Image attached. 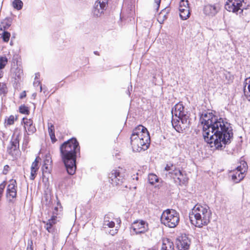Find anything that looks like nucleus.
Here are the masks:
<instances>
[{"label": "nucleus", "instance_id": "f257e3e1", "mask_svg": "<svg viewBox=\"0 0 250 250\" xmlns=\"http://www.w3.org/2000/svg\"><path fill=\"white\" fill-rule=\"evenodd\" d=\"M203 125V136L210 147L223 150L231 142L233 133L231 124L226 118L215 115L212 112H203L200 118Z\"/></svg>", "mask_w": 250, "mask_h": 250}, {"label": "nucleus", "instance_id": "f03ea898", "mask_svg": "<svg viewBox=\"0 0 250 250\" xmlns=\"http://www.w3.org/2000/svg\"><path fill=\"white\" fill-rule=\"evenodd\" d=\"M60 156L66 170L69 175H73L76 170V157L80 153V146L75 138L63 143L60 147Z\"/></svg>", "mask_w": 250, "mask_h": 250}, {"label": "nucleus", "instance_id": "7ed1b4c3", "mask_svg": "<svg viewBox=\"0 0 250 250\" xmlns=\"http://www.w3.org/2000/svg\"><path fill=\"white\" fill-rule=\"evenodd\" d=\"M208 207H203L196 205L189 213V220L191 223L196 227L201 228L207 225L210 222V213L208 211Z\"/></svg>", "mask_w": 250, "mask_h": 250}, {"label": "nucleus", "instance_id": "20e7f679", "mask_svg": "<svg viewBox=\"0 0 250 250\" xmlns=\"http://www.w3.org/2000/svg\"><path fill=\"white\" fill-rule=\"evenodd\" d=\"M179 214L174 209L165 210L161 217V223L170 228H175L179 224Z\"/></svg>", "mask_w": 250, "mask_h": 250}, {"label": "nucleus", "instance_id": "39448f33", "mask_svg": "<svg viewBox=\"0 0 250 250\" xmlns=\"http://www.w3.org/2000/svg\"><path fill=\"white\" fill-rule=\"evenodd\" d=\"M178 119H174L172 116L171 123L173 127L178 132H182L189 128L190 125V119L188 114L182 115L177 117Z\"/></svg>", "mask_w": 250, "mask_h": 250}, {"label": "nucleus", "instance_id": "423d86ee", "mask_svg": "<svg viewBox=\"0 0 250 250\" xmlns=\"http://www.w3.org/2000/svg\"><path fill=\"white\" fill-rule=\"evenodd\" d=\"M124 169L119 167L113 169L108 174L109 182L113 186H122L125 181Z\"/></svg>", "mask_w": 250, "mask_h": 250}, {"label": "nucleus", "instance_id": "0eeeda50", "mask_svg": "<svg viewBox=\"0 0 250 250\" xmlns=\"http://www.w3.org/2000/svg\"><path fill=\"white\" fill-rule=\"evenodd\" d=\"M130 229L132 235L144 233L148 229V224L143 220H137L132 223Z\"/></svg>", "mask_w": 250, "mask_h": 250}, {"label": "nucleus", "instance_id": "6e6552de", "mask_svg": "<svg viewBox=\"0 0 250 250\" xmlns=\"http://www.w3.org/2000/svg\"><path fill=\"white\" fill-rule=\"evenodd\" d=\"M138 136H135L134 134H131L130 139V144L133 151L140 152L142 150H146L149 144L146 143L145 142L140 140V139L138 138Z\"/></svg>", "mask_w": 250, "mask_h": 250}, {"label": "nucleus", "instance_id": "1a4fd4ad", "mask_svg": "<svg viewBox=\"0 0 250 250\" xmlns=\"http://www.w3.org/2000/svg\"><path fill=\"white\" fill-rule=\"evenodd\" d=\"M132 134H134L135 136H138V138L140 139V140L145 142L146 143H148L150 145V137L149 133L146 127L142 125H139L135 127L132 131Z\"/></svg>", "mask_w": 250, "mask_h": 250}, {"label": "nucleus", "instance_id": "9d476101", "mask_svg": "<svg viewBox=\"0 0 250 250\" xmlns=\"http://www.w3.org/2000/svg\"><path fill=\"white\" fill-rule=\"evenodd\" d=\"M190 244V239L186 234H181L176 239V245L179 250H188Z\"/></svg>", "mask_w": 250, "mask_h": 250}, {"label": "nucleus", "instance_id": "9b49d317", "mask_svg": "<svg viewBox=\"0 0 250 250\" xmlns=\"http://www.w3.org/2000/svg\"><path fill=\"white\" fill-rule=\"evenodd\" d=\"M169 174L173 177L175 182L179 185L181 186L188 182V178L186 174H184L179 169L175 168L173 172H169Z\"/></svg>", "mask_w": 250, "mask_h": 250}, {"label": "nucleus", "instance_id": "f8f14e48", "mask_svg": "<svg viewBox=\"0 0 250 250\" xmlns=\"http://www.w3.org/2000/svg\"><path fill=\"white\" fill-rule=\"evenodd\" d=\"M246 2H239L232 1V3L226 2L225 7V9L229 11L232 12L234 13H237L239 10H240V13H242L244 9H246Z\"/></svg>", "mask_w": 250, "mask_h": 250}, {"label": "nucleus", "instance_id": "ddd939ff", "mask_svg": "<svg viewBox=\"0 0 250 250\" xmlns=\"http://www.w3.org/2000/svg\"><path fill=\"white\" fill-rule=\"evenodd\" d=\"M16 180L11 179L9 181V184H8L6 189V196L12 198V199H10L9 201L12 202V199L15 198L17 197V185Z\"/></svg>", "mask_w": 250, "mask_h": 250}, {"label": "nucleus", "instance_id": "4468645a", "mask_svg": "<svg viewBox=\"0 0 250 250\" xmlns=\"http://www.w3.org/2000/svg\"><path fill=\"white\" fill-rule=\"evenodd\" d=\"M220 9V7L218 3L213 5L207 4L204 7L203 12L207 16L213 17L217 14Z\"/></svg>", "mask_w": 250, "mask_h": 250}, {"label": "nucleus", "instance_id": "2eb2a0df", "mask_svg": "<svg viewBox=\"0 0 250 250\" xmlns=\"http://www.w3.org/2000/svg\"><path fill=\"white\" fill-rule=\"evenodd\" d=\"M19 148V139L17 136L15 138H12L10 141V145L7 147V152L11 156H13L15 152Z\"/></svg>", "mask_w": 250, "mask_h": 250}, {"label": "nucleus", "instance_id": "dca6fc26", "mask_svg": "<svg viewBox=\"0 0 250 250\" xmlns=\"http://www.w3.org/2000/svg\"><path fill=\"white\" fill-rule=\"evenodd\" d=\"M114 219V214L113 213L109 212L105 215L104 217L103 228L104 229L113 228L115 227V222L113 221Z\"/></svg>", "mask_w": 250, "mask_h": 250}, {"label": "nucleus", "instance_id": "f3484780", "mask_svg": "<svg viewBox=\"0 0 250 250\" xmlns=\"http://www.w3.org/2000/svg\"><path fill=\"white\" fill-rule=\"evenodd\" d=\"M106 6L102 4H99L95 1L92 10V14L94 17H100L104 13V11L106 9Z\"/></svg>", "mask_w": 250, "mask_h": 250}, {"label": "nucleus", "instance_id": "a211bd4d", "mask_svg": "<svg viewBox=\"0 0 250 250\" xmlns=\"http://www.w3.org/2000/svg\"><path fill=\"white\" fill-rule=\"evenodd\" d=\"M41 159L39 156H37L35 161L32 164L30 176V179L31 180H34L36 176L37 172L39 168V163Z\"/></svg>", "mask_w": 250, "mask_h": 250}, {"label": "nucleus", "instance_id": "6ab92c4d", "mask_svg": "<svg viewBox=\"0 0 250 250\" xmlns=\"http://www.w3.org/2000/svg\"><path fill=\"white\" fill-rule=\"evenodd\" d=\"M56 219L57 217L56 216H53L45 223L44 228L49 233H53L55 231L54 226L57 223Z\"/></svg>", "mask_w": 250, "mask_h": 250}, {"label": "nucleus", "instance_id": "aec40b11", "mask_svg": "<svg viewBox=\"0 0 250 250\" xmlns=\"http://www.w3.org/2000/svg\"><path fill=\"white\" fill-rule=\"evenodd\" d=\"M22 121L24 124L25 129L27 128L29 132L28 134H33L36 131V127L33 125V121L32 120L23 118Z\"/></svg>", "mask_w": 250, "mask_h": 250}, {"label": "nucleus", "instance_id": "412c9836", "mask_svg": "<svg viewBox=\"0 0 250 250\" xmlns=\"http://www.w3.org/2000/svg\"><path fill=\"white\" fill-rule=\"evenodd\" d=\"M245 173L242 172H237L233 171V174L231 175V179L235 183H238L242 180L245 177Z\"/></svg>", "mask_w": 250, "mask_h": 250}, {"label": "nucleus", "instance_id": "4be33fe9", "mask_svg": "<svg viewBox=\"0 0 250 250\" xmlns=\"http://www.w3.org/2000/svg\"><path fill=\"white\" fill-rule=\"evenodd\" d=\"M169 9L164 8L159 13L157 21L160 24H163L164 21L167 18V14L169 13Z\"/></svg>", "mask_w": 250, "mask_h": 250}, {"label": "nucleus", "instance_id": "5701e85b", "mask_svg": "<svg viewBox=\"0 0 250 250\" xmlns=\"http://www.w3.org/2000/svg\"><path fill=\"white\" fill-rule=\"evenodd\" d=\"M175 111L173 113V110H172L171 113L172 115L174 114L176 117L180 116L182 115L185 114L184 111V107L181 104H177L174 106Z\"/></svg>", "mask_w": 250, "mask_h": 250}, {"label": "nucleus", "instance_id": "b1692460", "mask_svg": "<svg viewBox=\"0 0 250 250\" xmlns=\"http://www.w3.org/2000/svg\"><path fill=\"white\" fill-rule=\"evenodd\" d=\"M11 72L12 78H14L17 82L21 79L23 75L22 70L19 67H17L14 71H13V69H11Z\"/></svg>", "mask_w": 250, "mask_h": 250}, {"label": "nucleus", "instance_id": "393cba45", "mask_svg": "<svg viewBox=\"0 0 250 250\" xmlns=\"http://www.w3.org/2000/svg\"><path fill=\"white\" fill-rule=\"evenodd\" d=\"M161 250H174L173 242L168 239L164 240Z\"/></svg>", "mask_w": 250, "mask_h": 250}, {"label": "nucleus", "instance_id": "a878e982", "mask_svg": "<svg viewBox=\"0 0 250 250\" xmlns=\"http://www.w3.org/2000/svg\"><path fill=\"white\" fill-rule=\"evenodd\" d=\"M12 20L11 19L6 18L4 19L0 24V31H6L11 25Z\"/></svg>", "mask_w": 250, "mask_h": 250}, {"label": "nucleus", "instance_id": "bb28decb", "mask_svg": "<svg viewBox=\"0 0 250 250\" xmlns=\"http://www.w3.org/2000/svg\"><path fill=\"white\" fill-rule=\"evenodd\" d=\"M46 162L47 163H49V160L46 159L45 161V163L43 165L42 169V179L44 180L46 179L47 180H48V177H47L50 174V170L48 167V165L46 163Z\"/></svg>", "mask_w": 250, "mask_h": 250}, {"label": "nucleus", "instance_id": "cd10ccee", "mask_svg": "<svg viewBox=\"0 0 250 250\" xmlns=\"http://www.w3.org/2000/svg\"><path fill=\"white\" fill-rule=\"evenodd\" d=\"M180 17L183 20H187L190 15L189 9L179 8Z\"/></svg>", "mask_w": 250, "mask_h": 250}, {"label": "nucleus", "instance_id": "c85d7f7f", "mask_svg": "<svg viewBox=\"0 0 250 250\" xmlns=\"http://www.w3.org/2000/svg\"><path fill=\"white\" fill-rule=\"evenodd\" d=\"M148 181L149 184L152 185L158 182L159 178L157 176L153 173H150L148 175Z\"/></svg>", "mask_w": 250, "mask_h": 250}, {"label": "nucleus", "instance_id": "c756f323", "mask_svg": "<svg viewBox=\"0 0 250 250\" xmlns=\"http://www.w3.org/2000/svg\"><path fill=\"white\" fill-rule=\"evenodd\" d=\"M0 35L3 42H8L10 37V33L6 31H0Z\"/></svg>", "mask_w": 250, "mask_h": 250}, {"label": "nucleus", "instance_id": "7c9ffc66", "mask_svg": "<svg viewBox=\"0 0 250 250\" xmlns=\"http://www.w3.org/2000/svg\"><path fill=\"white\" fill-rule=\"evenodd\" d=\"M12 5L15 9L20 10L22 8L23 2L21 0H14Z\"/></svg>", "mask_w": 250, "mask_h": 250}, {"label": "nucleus", "instance_id": "2f4dec72", "mask_svg": "<svg viewBox=\"0 0 250 250\" xmlns=\"http://www.w3.org/2000/svg\"><path fill=\"white\" fill-rule=\"evenodd\" d=\"M8 92L6 83L0 82V95L5 96Z\"/></svg>", "mask_w": 250, "mask_h": 250}, {"label": "nucleus", "instance_id": "473e14b6", "mask_svg": "<svg viewBox=\"0 0 250 250\" xmlns=\"http://www.w3.org/2000/svg\"><path fill=\"white\" fill-rule=\"evenodd\" d=\"M188 0H181L179 3V8L189 9Z\"/></svg>", "mask_w": 250, "mask_h": 250}, {"label": "nucleus", "instance_id": "72a5a7b5", "mask_svg": "<svg viewBox=\"0 0 250 250\" xmlns=\"http://www.w3.org/2000/svg\"><path fill=\"white\" fill-rule=\"evenodd\" d=\"M15 120H17V118L15 119L13 115H10L7 119L5 120V124L6 125H10L14 123Z\"/></svg>", "mask_w": 250, "mask_h": 250}, {"label": "nucleus", "instance_id": "f704fd0d", "mask_svg": "<svg viewBox=\"0 0 250 250\" xmlns=\"http://www.w3.org/2000/svg\"><path fill=\"white\" fill-rule=\"evenodd\" d=\"M19 111L21 113L28 115L30 113L29 108L25 105H21L19 107Z\"/></svg>", "mask_w": 250, "mask_h": 250}, {"label": "nucleus", "instance_id": "c9c22d12", "mask_svg": "<svg viewBox=\"0 0 250 250\" xmlns=\"http://www.w3.org/2000/svg\"><path fill=\"white\" fill-rule=\"evenodd\" d=\"M8 62V59L5 57H0V69L4 68Z\"/></svg>", "mask_w": 250, "mask_h": 250}, {"label": "nucleus", "instance_id": "e433bc0d", "mask_svg": "<svg viewBox=\"0 0 250 250\" xmlns=\"http://www.w3.org/2000/svg\"><path fill=\"white\" fill-rule=\"evenodd\" d=\"M245 165H247V164L245 162L243 164V166H238L234 170L237 172H242L243 173H244L246 171L247 168L245 167Z\"/></svg>", "mask_w": 250, "mask_h": 250}, {"label": "nucleus", "instance_id": "4c0bfd02", "mask_svg": "<svg viewBox=\"0 0 250 250\" xmlns=\"http://www.w3.org/2000/svg\"><path fill=\"white\" fill-rule=\"evenodd\" d=\"M6 185V182L5 181L0 184V201L1 199V197L3 195L4 189L5 188Z\"/></svg>", "mask_w": 250, "mask_h": 250}, {"label": "nucleus", "instance_id": "58836bf2", "mask_svg": "<svg viewBox=\"0 0 250 250\" xmlns=\"http://www.w3.org/2000/svg\"><path fill=\"white\" fill-rule=\"evenodd\" d=\"M249 80V82L248 83L247 82H246V84H248V94L246 95V91H245L244 92H245V94L246 95V96H247V98L248 99V100L250 101V77L249 78V79H246L245 80V81L247 82L248 80Z\"/></svg>", "mask_w": 250, "mask_h": 250}, {"label": "nucleus", "instance_id": "ea45409f", "mask_svg": "<svg viewBox=\"0 0 250 250\" xmlns=\"http://www.w3.org/2000/svg\"><path fill=\"white\" fill-rule=\"evenodd\" d=\"M175 168H176L172 164L170 165L167 164L165 167V170L166 171H169V172H173L174 170H175Z\"/></svg>", "mask_w": 250, "mask_h": 250}, {"label": "nucleus", "instance_id": "a19ab883", "mask_svg": "<svg viewBox=\"0 0 250 250\" xmlns=\"http://www.w3.org/2000/svg\"><path fill=\"white\" fill-rule=\"evenodd\" d=\"M224 75L226 79L228 81V82H230L232 81L233 76L229 72L226 71L224 73Z\"/></svg>", "mask_w": 250, "mask_h": 250}, {"label": "nucleus", "instance_id": "79ce46f5", "mask_svg": "<svg viewBox=\"0 0 250 250\" xmlns=\"http://www.w3.org/2000/svg\"><path fill=\"white\" fill-rule=\"evenodd\" d=\"M48 132L49 135L55 134L54 126L52 124H48Z\"/></svg>", "mask_w": 250, "mask_h": 250}, {"label": "nucleus", "instance_id": "37998d69", "mask_svg": "<svg viewBox=\"0 0 250 250\" xmlns=\"http://www.w3.org/2000/svg\"><path fill=\"white\" fill-rule=\"evenodd\" d=\"M26 250H33V244L32 240H29L28 241L27 247Z\"/></svg>", "mask_w": 250, "mask_h": 250}, {"label": "nucleus", "instance_id": "c03bdc74", "mask_svg": "<svg viewBox=\"0 0 250 250\" xmlns=\"http://www.w3.org/2000/svg\"><path fill=\"white\" fill-rule=\"evenodd\" d=\"M33 85L35 87H37L39 85H40V92H42V87L41 85V82L39 80H35L33 83Z\"/></svg>", "mask_w": 250, "mask_h": 250}, {"label": "nucleus", "instance_id": "a18cd8bd", "mask_svg": "<svg viewBox=\"0 0 250 250\" xmlns=\"http://www.w3.org/2000/svg\"><path fill=\"white\" fill-rule=\"evenodd\" d=\"M161 0H155V11L156 12H157L159 10L160 4L161 3Z\"/></svg>", "mask_w": 250, "mask_h": 250}, {"label": "nucleus", "instance_id": "49530a36", "mask_svg": "<svg viewBox=\"0 0 250 250\" xmlns=\"http://www.w3.org/2000/svg\"><path fill=\"white\" fill-rule=\"evenodd\" d=\"M10 169V167L8 165H6L4 166L3 170L2 171V173L4 175H6L7 174L8 172L9 171Z\"/></svg>", "mask_w": 250, "mask_h": 250}, {"label": "nucleus", "instance_id": "de8ad7c7", "mask_svg": "<svg viewBox=\"0 0 250 250\" xmlns=\"http://www.w3.org/2000/svg\"><path fill=\"white\" fill-rule=\"evenodd\" d=\"M96 2H98L99 4H102L104 6L107 7V3H108V0H97L96 1Z\"/></svg>", "mask_w": 250, "mask_h": 250}, {"label": "nucleus", "instance_id": "09e8293b", "mask_svg": "<svg viewBox=\"0 0 250 250\" xmlns=\"http://www.w3.org/2000/svg\"><path fill=\"white\" fill-rule=\"evenodd\" d=\"M118 232L117 229H110L108 233L111 235H114Z\"/></svg>", "mask_w": 250, "mask_h": 250}, {"label": "nucleus", "instance_id": "8fccbe9b", "mask_svg": "<svg viewBox=\"0 0 250 250\" xmlns=\"http://www.w3.org/2000/svg\"><path fill=\"white\" fill-rule=\"evenodd\" d=\"M50 139L51 140V141L53 143H54L55 142H56L57 141V139L55 137V134H52V135H50Z\"/></svg>", "mask_w": 250, "mask_h": 250}, {"label": "nucleus", "instance_id": "3c124183", "mask_svg": "<svg viewBox=\"0 0 250 250\" xmlns=\"http://www.w3.org/2000/svg\"><path fill=\"white\" fill-rule=\"evenodd\" d=\"M232 1H235V2H245V0H228L226 2H228V3H229V2H230V3H232Z\"/></svg>", "mask_w": 250, "mask_h": 250}, {"label": "nucleus", "instance_id": "603ef678", "mask_svg": "<svg viewBox=\"0 0 250 250\" xmlns=\"http://www.w3.org/2000/svg\"><path fill=\"white\" fill-rule=\"evenodd\" d=\"M26 97V92L25 91H23L20 95V99H23Z\"/></svg>", "mask_w": 250, "mask_h": 250}, {"label": "nucleus", "instance_id": "864d4df0", "mask_svg": "<svg viewBox=\"0 0 250 250\" xmlns=\"http://www.w3.org/2000/svg\"><path fill=\"white\" fill-rule=\"evenodd\" d=\"M40 77V74L39 73H36L35 74V80H38Z\"/></svg>", "mask_w": 250, "mask_h": 250}, {"label": "nucleus", "instance_id": "5fc2aeb1", "mask_svg": "<svg viewBox=\"0 0 250 250\" xmlns=\"http://www.w3.org/2000/svg\"><path fill=\"white\" fill-rule=\"evenodd\" d=\"M128 89H129V91L130 92H131L132 91V86L131 84H130L128 87Z\"/></svg>", "mask_w": 250, "mask_h": 250}, {"label": "nucleus", "instance_id": "6e6d98bb", "mask_svg": "<svg viewBox=\"0 0 250 250\" xmlns=\"http://www.w3.org/2000/svg\"><path fill=\"white\" fill-rule=\"evenodd\" d=\"M126 94H127L129 96H130L131 92L129 91V89H127V91H126Z\"/></svg>", "mask_w": 250, "mask_h": 250}, {"label": "nucleus", "instance_id": "4d7b16f0", "mask_svg": "<svg viewBox=\"0 0 250 250\" xmlns=\"http://www.w3.org/2000/svg\"><path fill=\"white\" fill-rule=\"evenodd\" d=\"M94 54L95 55H98V56H99V55H100L99 53L97 51H95L94 52Z\"/></svg>", "mask_w": 250, "mask_h": 250}, {"label": "nucleus", "instance_id": "13d9d810", "mask_svg": "<svg viewBox=\"0 0 250 250\" xmlns=\"http://www.w3.org/2000/svg\"><path fill=\"white\" fill-rule=\"evenodd\" d=\"M3 76V73L2 71H0V78H2Z\"/></svg>", "mask_w": 250, "mask_h": 250}, {"label": "nucleus", "instance_id": "bf43d9fd", "mask_svg": "<svg viewBox=\"0 0 250 250\" xmlns=\"http://www.w3.org/2000/svg\"><path fill=\"white\" fill-rule=\"evenodd\" d=\"M116 219L117 222H118L119 224L121 223V220L120 219Z\"/></svg>", "mask_w": 250, "mask_h": 250}, {"label": "nucleus", "instance_id": "052dcab7", "mask_svg": "<svg viewBox=\"0 0 250 250\" xmlns=\"http://www.w3.org/2000/svg\"><path fill=\"white\" fill-rule=\"evenodd\" d=\"M36 93H34L32 94V97H34V98H35L36 96Z\"/></svg>", "mask_w": 250, "mask_h": 250}, {"label": "nucleus", "instance_id": "680f3d73", "mask_svg": "<svg viewBox=\"0 0 250 250\" xmlns=\"http://www.w3.org/2000/svg\"><path fill=\"white\" fill-rule=\"evenodd\" d=\"M133 179H135L136 180H138V176H136L135 177H134L133 178Z\"/></svg>", "mask_w": 250, "mask_h": 250}, {"label": "nucleus", "instance_id": "e2e57ef3", "mask_svg": "<svg viewBox=\"0 0 250 250\" xmlns=\"http://www.w3.org/2000/svg\"><path fill=\"white\" fill-rule=\"evenodd\" d=\"M55 210H58V208H57V207H55Z\"/></svg>", "mask_w": 250, "mask_h": 250}]
</instances>
